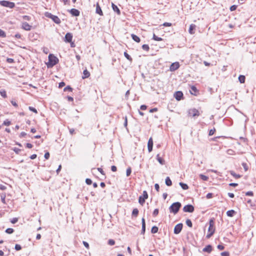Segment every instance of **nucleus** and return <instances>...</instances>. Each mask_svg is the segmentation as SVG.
<instances>
[{
    "mask_svg": "<svg viewBox=\"0 0 256 256\" xmlns=\"http://www.w3.org/2000/svg\"><path fill=\"white\" fill-rule=\"evenodd\" d=\"M58 62V59L54 55L50 54L48 56V62L46 64L48 68H52Z\"/></svg>",
    "mask_w": 256,
    "mask_h": 256,
    "instance_id": "obj_2",
    "label": "nucleus"
},
{
    "mask_svg": "<svg viewBox=\"0 0 256 256\" xmlns=\"http://www.w3.org/2000/svg\"><path fill=\"white\" fill-rule=\"evenodd\" d=\"M98 170L100 172L102 175H105L104 172V171L102 170V168H98Z\"/></svg>",
    "mask_w": 256,
    "mask_h": 256,
    "instance_id": "obj_58",
    "label": "nucleus"
},
{
    "mask_svg": "<svg viewBox=\"0 0 256 256\" xmlns=\"http://www.w3.org/2000/svg\"><path fill=\"white\" fill-rule=\"evenodd\" d=\"M22 28L26 30H31L32 26L27 22H24L22 24Z\"/></svg>",
    "mask_w": 256,
    "mask_h": 256,
    "instance_id": "obj_15",
    "label": "nucleus"
},
{
    "mask_svg": "<svg viewBox=\"0 0 256 256\" xmlns=\"http://www.w3.org/2000/svg\"><path fill=\"white\" fill-rule=\"evenodd\" d=\"M0 4L2 6L10 8H12L14 6V4L10 1H0Z\"/></svg>",
    "mask_w": 256,
    "mask_h": 256,
    "instance_id": "obj_6",
    "label": "nucleus"
},
{
    "mask_svg": "<svg viewBox=\"0 0 256 256\" xmlns=\"http://www.w3.org/2000/svg\"><path fill=\"white\" fill-rule=\"evenodd\" d=\"M152 39L156 41H162V38L157 36L154 34H153Z\"/></svg>",
    "mask_w": 256,
    "mask_h": 256,
    "instance_id": "obj_30",
    "label": "nucleus"
},
{
    "mask_svg": "<svg viewBox=\"0 0 256 256\" xmlns=\"http://www.w3.org/2000/svg\"><path fill=\"white\" fill-rule=\"evenodd\" d=\"M0 94L4 98H6L7 97L6 91L4 90H0Z\"/></svg>",
    "mask_w": 256,
    "mask_h": 256,
    "instance_id": "obj_32",
    "label": "nucleus"
},
{
    "mask_svg": "<svg viewBox=\"0 0 256 256\" xmlns=\"http://www.w3.org/2000/svg\"><path fill=\"white\" fill-rule=\"evenodd\" d=\"M15 249L16 250H20L22 249V246L18 244L15 245Z\"/></svg>",
    "mask_w": 256,
    "mask_h": 256,
    "instance_id": "obj_47",
    "label": "nucleus"
},
{
    "mask_svg": "<svg viewBox=\"0 0 256 256\" xmlns=\"http://www.w3.org/2000/svg\"><path fill=\"white\" fill-rule=\"evenodd\" d=\"M148 198V194L146 190L143 192L142 196H140L138 198V202L142 205L143 206L145 202V200Z\"/></svg>",
    "mask_w": 256,
    "mask_h": 256,
    "instance_id": "obj_5",
    "label": "nucleus"
},
{
    "mask_svg": "<svg viewBox=\"0 0 256 256\" xmlns=\"http://www.w3.org/2000/svg\"><path fill=\"white\" fill-rule=\"evenodd\" d=\"M65 86V83L64 82H60V83H59L58 87L60 88H62L63 86Z\"/></svg>",
    "mask_w": 256,
    "mask_h": 256,
    "instance_id": "obj_64",
    "label": "nucleus"
},
{
    "mask_svg": "<svg viewBox=\"0 0 256 256\" xmlns=\"http://www.w3.org/2000/svg\"><path fill=\"white\" fill-rule=\"evenodd\" d=\"M190 88H191V90H190V93L196 96L198 95V94H199V91L195 86H191Z\"/></svg>",
    "mask_w": 256,
    "mask_h": 256,
    "instance_id": "obj_11",
    "label": "nucleus"
},
{
    "mask_svg": "<svg viewBox=\"0 0 256 256\" xmlns=\"http://www.w3.org/2000/svg\"><path fill=\"white\" fill-rule=\"evenodd\" d=\"M246 196H253L254 195V194H253V192H252V191H249V192H248L246 193Z\"/></svg>",
    "mask_w": 256,
    "mask_h": 256,
    "instance_id": "obj_56",
    "label": "nucleus"
},
{
    "mask_svg": "<svg viewBox=\"0 0 256 256\" xmlns=\"http://www.w3.org/2000/svg\"><path fill=\"white\" fill-rule=\"evenodd\" d=\"M166 184L168 186H171L172 185V182L169 177H166Z\"/></svg>",
    "mask_w": 256,
    "mask_h": 256,
    "instance_id": "obj_25",
    "label": "nucleus"
},
{
    "mask_svg": "<svg viewBox=\"0 0 256 256\" xmlns=\"http://www.w3.org/2000/svg\"><path fill=\"white\" fill-rule=\"evenodd\" d=\"M245 170L246 171L248 170V166H247L246 163H243L242 164Z\"/></svg>",
    "mask_w": 256,
    "mask_h": 256,
    "instance_id": "obj_60",
    "label": "nucleus"
},
{
    "mask_svg": "<svg viewBox=\"0 0 256 256\" xmlns=\"http://www.w3.org/2000/svg\"><path fill=\"white\" fill-rule=\"evenodd\" d=\"M230 174L231 175H232L234 177L236 178H240V174H236L234 171H230Z\"/></svg>",
    "mask_w": 256,
    "mask_h": 256,
    "instance_id": "obj_31",
    "label": "nucleus"
},
{
    "mask_svg": "<svg viewBox=\"0 0 256 256\" xmlns=\"http://www.w3.org/2000/svg\"><path fill=\"white\" fill-rule=\"evenodd\" d=\"M52 20L54 22H56L57 24H59L60 23V19L58 18V16H52Z\"/></svg>",
    "mask_w": 256,
    "mask_h": 256,
    "instance_id": "obj_22",
    "label": "nucleus"
},
{
    "mask_svg": "<svg viewBox=\"0 0 256 256\" xmlns=\"http://www.w3.org/2000/svg\"><path fill=\"white\" fill-rule=\"evenodd\" d=\"M246 78L245 76L243 75H240L238 76V80L242 84H244L245 82Z\"/></svg>",
    "mask_w": 256,
    "mask_h": 256,
    "instance_id": "obj_24",
    "label": "nucleus"
},
{
    "mask_svg": "<svg viewBox=\"0 0 256 256\" xmlns=\"http://www.w3.org/2000/svg\"><path fill=\"white\" fill-rule=\"evenodd\" d=\"M237 8L236 5H233L230 7V11H234Z\"/></svg>",
    "mask_w": 256,
    "mask_h": 256,
    "instance_id": "obj_50",
    "label": "nucleus"
},
{
    "mask_svg": "<svg viewBox=\"0 0 256 256\" xmlns=\"http://www.w3.org/2000/svg\"><path fill=\"white\" fill-rule=\"evenodd\" d=\"M180 185L181 186L183 190H188V186L186 184H184L183 182H180Z\"/></svg>",
    "mask_w": 256,
    "mask_h": 256,
    "instance_id": "obj_28",
    "label": "nucleus"
},
{
    "mask_svg": "<svg viewBox=\"0 0 256 256\" xmlns=\"http://www.w3.org/2000/svg\"><path fill=\"white\" fill-rule=\"evenodd\" d=\"M14 230L12 228H8L6 230V232L8 234H12L14 232Z\"/></svg>",
    "mask_w": 256,
    "mask_h": 256,
    "instance_id": "obj_36",
    "label": "nucleus"
},
{
    "mask_svg": "<svg viewBox=\"0 0 256 256\" xmlns=\"http://www.w3.org/2000/svg\"><path fill=\"white\" fill-rule=\"evenodd\" d=\"M142 48L146 52H148L150 50V47H149L148 45L146 44H143L142 46Z\"/></svg>",
    "mask_w": 256,
    "mask_h": 256,
    "instance_id": "obj_33",
    "label": "nucleus"
},
{
    "mask_svg": "<svg viewBox=\"0 0 256 256\" xmlns=\"http://www.w3.org/2000/svg\"><path fill=\"white\" fill-rule=\"evenodd\" d=\"M131 36H132V39L136 42H140V39L138 36H137L134 34H132Z\"/></svg>",
    "mask_w": 256,
    "mask_h": 256,
    "instance_id": "obj_20",
    "label": "nucleus"
},
{
    "mask_svg": "<svg viewBox=\"0 0 256 256\" xmlns=\"http://www.w3.org/2000/svg\"><path fill=\"white\" fill-rule=\"evenodd\" d=\"M108 244L110 246H114L115 244V241L114 240L110 239L108 241Z\"/></svg>",
    "mask_w": 256,
    "mask_h": 256,
    "instance_id": "obj_42",
    "label": "nucleus"
},
{
    "mask_svg": "<svg viewBox=\"0 0 256 256\" xmlns=\"http://www.w3.org/2000/svg\"><path fill=\"white\" fill-rule=\"evenodd\" d=\"M188 115L190 117L198 116L200 115V113L198 110L195 108H193L189 110Z\"/></svg>",
    "mask_w": 256,
    "mask_h": 256,
    "instance_id": "obj_4",
    "label": "nucleus"
},
{
    "mask_svg": "<svg viewBox=\"0 0 256 256\" xmlns=\"http://www.w3.org/2000/svg\"><path fill=\"white\" fill-rule=\"evenodd\" d=\"M90 76V72L86 69L84 70L83 72L82 78L85 79V78H88Z\"/></svg>",
    "mask_w": 256,
    "mask_h": 256,
    "instance_id": "obj_17",
    "label": "nucleus"
},
{
    "mask_svg": "<svg viewBox=\"0 0 256 256\" xmlns=\"http://www.w3.org/2000/svg\"><path fill=\"white\" fill-rule=\"evenodd\" d=\"M86 182L88 184L90 185V184H92V180H91L90 179V178H86Z\"/></svg>",
    "mask_w": 256,
    "mask_h": 256,
    "instance_id": "obj_54",
    "label": "nucleus"
},
{
    "mask_svg": "<svg viewBox=\"0 0 256 256\" xmlns=\"http://www.w3.org/2000/svg\"><path fill=\"white\" fill-rule=\"evenodd\" d=\"M158 212H159L158 209V208L155 209L153 212V216H156L158 214Z\"/></svg>",
    "mask_w": 256,
    "mask_h": 256,
    "instance_id": "obj_44",
    "label": "nucleus"
},
{
    "mask_svg": "<svg viewBox=\"0 0 256 256\" xmlns=\"http://www.w3.org/2000/svg\"><path fill=\"white\" fill-rule=\"evenodd\" d=\"M236 214V212L234 210H230L226 212V214L228 216L232 217Z\"/></svg>",
    "mask_w": 256,
    "mask_h": 256,
    "instance_id": "obj_23",
    "label": "nucleus"
},
{
    "mask_svg": "<svg viewBox=\"0 0 256 256\" xmlns=\"http://www.w3.org/2000/svg\"><path fill=\"white\" fill-rule=\"evenodd\" d=\"M196 26L194 24H191L189 28V33L190 34H194V30L196 29Z\"/></svg>",
    "mask_w": 256,
    "mask_h": 256,
    "instance_id": "obj_19",
    "label": "nucleus"
},
{
    "mask_svg": "<svg viewBox=\"0 0 256 256\" xmlns=\"http://www.w3.org/2000/svg\"><path fill=\"white\" fill-rule=\"evenodd\" d=\"M83 244H84V246H85L87 249H89V248H90L89 244H88L87 242L84 241V242H83Z\"/></svg>",
    "mask_w": 256,
    "mask_h": 256,
    "instance_id": "obj_57",
    "label": "nucleus"
},
{
    "mask_svg": "<svg viewBox=\"0 0 256 256\" xmlns=\"http://www.w3.org/2000/svg\"><path fill=\"white\" fill-rule=\"evenodd\" d=\"M200 176L201 178V179L202 180H203L206 181V180H208V176H207L205 175H204V174H200Z\"/></svg>",
    "mask_w": 256,
    "mask_h": 256,
    "instance_id": "obj_38",
    "label": "nucleus"
},
{
    "mask_svg": "<svg viewBox=\"0 0 256 256\" xmlns=\"http://www.w3.org/2000/svg\"><path fill=\"white\" fill-rule=\"evenodd\" d=\"M152 148H153V140L152 138L150 137L148 141V152H150L152 150Z\"/></svg>",
    "mask_w": 256,
    "mask_h": 256,
    "instance_id": "obj_12",
    "label": "nucleus"
},
{
    "mask_svg": "<svg viewBox=\"0 0 256 256\" xmlns=\"http://www.w3.org/2000/svg\"><path fill=\"white\" fill-rule=\"evenodd\" d=\"M112 7L114 11L116 12L118 14H120V10L117 6L114 5V4H112Z\"/></svg>",
    "mask_w": 256,
    "mask_h": 256,
    "instance_id": "obj_27",
    "label": "nucleus"
},
{
    "mask_svg": "<svg viewBox=\"0 0 256 256\" xmlns=\"http://www.w3.org/2000/svg\"><path fill=\"white\" fill-rule=\"evenodd\" d=\"M218 248L220 250H223L224 248V246L221 244H218L217 246Z\"/></svg>",
    "mask_w": 256,
    "mask_h": 256,
    "instance_id": "obj_59",
    "label": "nucleus"
},
{
    "mask_svg": "<svg viewBox=\"0 0 256 256\" xmlns=\"http://www.w3.org/2000/svg\"><path fill=\"white\" fill-rule=\"evenodd\" d=\"M180 206L181 204L179 202H176L172 204L170 207V212H172L174 214H176L178 212Z\"/></svg>",
    "mask_w": 256,
    "mask_h": 256,
    "instance_id": "obj_3",
    "label": "nucleus"
},
{
    "mask_svg": "<svg viewBox=\"0 0 256 256\" xmlns=\"http://www.w3.org/2000/svg\"><path fill=\"white\" fill-rule=\"evenodd\" d=\"M156 159L158 160V161L161 164H164V159L161 158L160 156V154H157L156 156Z\"/></svg>",
    "mask_w": 256,
    "mask_h": 256,
    "instance_id": "obj_21",
    "label": "nucleus"
},
{
    "mask_svg": "<svg viewBox=\"0 0 256 256\" xmlns=\"http://www.w3.org/2000/svg\"><path fill=\"white\" fill-rule=\"evenodd\" d=\"M222 256H229L230 253L228 252H224L221 253Z\"/></svg>",
    "mask_w": 256,
    "mask_h": 256,
    "instance_id": "obj_48",
    "label": "nucleus"
},
{
    "mask_svg": "<svg viewBox=\"0 0 256 256\" xmlns=\"http://www.w3.org/2000/svg\"><path fill=\"white\" fill-rule=\"evenodd\" d=\"M180 64L178 62H174L170 65V70L171 72L175 71L180 68Z\"/></svg>",
    "mask_w": 256,
    "mask_h": 256,
    "instance_id": "obj_9",
    "label": "nucleus"
},
{
    "mask_svg": "<svg viewBox=\"0 0 256 256\" xmlns=\"http://www.w3.org/2000/svg\"><path fill=\"white\" fill-rule=\"evenodd\" d=\"M70 14L73 16H78L80 15V12L75 8H72L70 10Z\"/></svg>",
    "mask_w": 256,
    "mask_h": 256,
    "instance_id": "obj_14",
    "label": "nucleus"
},
{
    "mask_svg": "<svg viewBox=\"0 0 256 256\" xmlns=\"http://www.w3.org/2000/svg\"><path fill=\"white\" fill-rule=\"evenodd\" d=\"M138 214V210L137 208H134L132 212V215L136 217Z\"/></svg>",
    "mask_w": 256,
    "mask_h": 256,
    "instance_id": "obj_29",
    "label": "nucleus"
},
{
    "mask_svg": "<svg viewBox=\"0 0 256 256\" xmlns=\"http://www.w3.org/2000/svg\"><path fill=\"white\" fill-rule=\"evenodd\" d=\"M72 34L68 32L66 34L65 36V42H72Z\"/></svg>",
    "mask_w": 256,
    "mask_h": 256,
    "instance_id": "obj_13",
    "label": "nucleus"
},
{
    "mask_svg": "<svg viewBox=\"0 0 256 256\" xmlns=\"http://www.w3.org/2000/svg\"><path fill=\"white\" fill-rule=\"evenodd\" d=\"M96 12L100 16L103 15L102 11L98 3H97L96 5Z\"/></svg>",
    "mask_w": 256,
    "mask_h": 256,
    "instance_id": "obj_18",
    "label": "nucleus"
},
{
    "mask_svg": "<svg viewBox=\"0 0 256 256\" xmlns=\"http://www.w3.org/2000/svg\"><path fill=\"white\" fill-rule=\"evenodd\" d=\"M131 172H132L131 168H127L126 171V176H129Z\"/></svg>",
    "mask_w": 256,
    "mask_h": 256,
    "instance_id": "obj_43",
    "label": "nucleus"
},
{
    "mask_svg": "<svg viewBox=\"0 0 256 256\" xmlns=\"http://www.w3.org/2000/svg\"><path fill=\"white\" fill-rule=\"evenodd\" d=\"M183 227V224L182 223L177 224L174 228V233L175 234H178L182 231Z\"/></svg>",
    "mask_w": 256,
    "mask_h": 256,
    "instance_id": "obj_7",
    "label": "nucleus"
},
{
    "mask_svg": "<svg viewBox=\"0 0 256 256\" xmlns=\"http://www.w3.org/2000/svg\"><path fill=\"white\" fill-rule=\"evenodd\" d=\"M124 56L128 60L132 61V58L126 52H124Z\"/></svg>",
    "mask_w": 256,
    "mask_h": 256,
    "instance_id": "obj_35",
    "label": "nucleus"
},
{
    "mask_svg": "<svg viewBox=\"0 0 256 256\" xmlns=\"http://www.w3.org/2000/svg\"><path fill=\"white\" fill-rule=\"evenodd\" d=\"M0 37H1V38H6V32L1 29H0Z\"/></svg>",
    "mask_w": 256,
    "mask_h": 256,
    "instance_id": "obj_37",
    "label": "nucleus"
},
{
    "mask_svg": "<svg viewBox=\"0 0 256 256\" xmlns=\"http://www.w3.org/2000/svg\"><path fill=\"white\" fill-rule=\"evenodd\" d=\"M158 231V228L156 226H154L152 228V230H151V232L152 234H155V233H156Z\"/></svg>",
    "mask_w": 256,
    "mask_h": 256,
    "instance_id": "obj_34",
    "label": "nucleus"
},
{
    "mask_svg": "<svg viewBox=\"0 0 256 256\" xmlns=\"http://www.w3.org/2000/svg\"><path fill=\"white\" fill-rule=\"evenodd\" d=\"M216 228L214 226V221L212 218L209 221V227L208 228V233L206 236L207 238H210L214 233Z\"/></svg>",
    "mask_w": 256,
    "mask_h": 256,
    "instance_id": "obj_1",
    "label": "nucleus"
},
{
    "mask_svg": "<svg viewBox=\"0 0 256 256\" xmlns=\"http://www.w3.org/2000/svg\"><path fill=\"white\" fill-rule=\"evenodd\" d=\"M154 188H155V189L158 192L160 191V186H159V184H154Z\"/></svg>",
    "mask_w": 256,
    "mask_h": 256,
    "instance_id": "obj_55",
    "label": "nucleus"
},
{
    "mask_svg": "<svg viewBox=\"0 0 256 256\" xmlns=\"http://www.w3.org/2000/svg\"><path fill=\"white\" fill-rule=\"evenodd\" d=\"M186 224H187L188 226L190 228L192 227V221L189 219H188L186 220Z\"/></svg>",
    "mask_w": 256,
    "mask_h": 256,
    "instance_id": "obj_39",
    "label": "nucleus"
},
{
    "mask_svg": "<svg viewBox=\"0 0 256 256\" xmlns=\"http://www.w3.org/2000/svg\"><path fill=\"white\" fill-rule=\"evenodd\" d=\"M11 124H12L11 121L8 119H6L4 121L2 125L6 126H9Z\"/></svg>",
    "mask_w": 256,
    "mask_h": 256,
    "instance_id": "obj_26",
    "label": "nucleus"
},
{
    "mask_svg": "<svg viewBox=\"0 0 256 256\" xmlns=\"http://www.w3.org/2000/svg\"><path fill=\"white\" fill-rule=\"evenodd\" d=\"M68 90L69 92H72V88L70 86H67L64 88V91Z\"/></svg>",
    "mask_w": 256,
    "mask_h": 256,
    "instance_id": "obj_46",
    "label": "nucleus"
},
{
    "mask_svg": "<svg viewBox=\"0 0 256 256\" xmlns=\"http://www.w3.org/2000/svg\"><path fill=\"white\" fill-rule=\"evenodd\" d=\"M158 108H152L150 110V112H156L158 111Z\"/></svg>",
    "mask_w": 256,
    "mask_h": 256,
    "instance_id": "obj_62",
    "label": "nucleus"
},
{
    "mask_svg": "<svg viewBox=\"0 0 256 256\" xmlns=\"http://www.w3.org/2000/svg\"><path fill=\"white\" fill-rule=\"evenodd\" d=\"M213 196V194L212 193H208L207 194H206V198H208V199H210L211 198H212Z\"/></svg>",
    "mask_w": 256,
    "mask_h": 256,
    "instance_id": "obj_53",
    "label": "nucleus"
},
{
    "mask_svg": "<svg viewBox=\"0 0 256 256\" xmlns=\"http://www.w3.org/2000/svg\"><path fill=\"white\" fill-rule=\"evenodd\" d=\"M6 62L8 63L12 64V63L14 62V60L13 58H8L6 59Z\"/></svg>",
    "mask_w": 256,
    "mask_h": 256,
    "instance_id": "obj_49",
    "label": "nucleus"
},
{
    "mask_svg": "<svg viewBox=\"0 0 256 256\" xmlns=\"http://www.w3.org/2000/svg\"><path fill=\"white\" fill-rule=\"evenodd\" d=\"M212 250V246H210V244L206 246L202 250L203 252H208V253L211 252Z\"/></svg>",
    "mask_w": 256,
    "mask_h": 256,
    "instance_id": "obj_16",
    "label": "nucleus"
},
{
    "mask_svg": "<svg viewBox=\"0 0 256 256\" xmlns=\"http://www.w3.org/2000/svg\"><path fill=\"white\" fill-rule=\"evenodd\" d=\"M28 108L30 111H32L36 114L38 113V111L35 108L32 106H29Z\"/></svg>",
    "mask_w": 256,
    "mask_h": 256,
    "instance_id": "obj_45",
    "label": "nucleus"
},
{
    "mask_svg": "<svg viewBox=\"0 0 256 256\" xmlns=\"http://www.w3.org/2000/svg\"><path fill=\"white\" fill-rule=\"evenodd\" d=\"M111 170L112 172H116L117 170V168H116V167L115 166H112L111 167Z\"/></svg>",
    "mask_w": 256,
    "mask_h": 256,
    "instance_id": "obj_61",
    "label": "nucleus"
},
{
    "mask_svg": "<svg viewBox=\"0 0 256 256\" xmlns=\"http://www.w3.org/2000/svg\"><path fill=\"white\" fill-rule=\"evenodd\" d=\"M216 130L215 128H213L212 129L210 130L209 131L208 135L210 136H212L216 132Z\"/></svg>",
    "mask_w": 256,
    "mask_h": 256,
    "instance_id": "obj_40",
    "label": "nucleus"
},
{
    "mask_svg": "<svg viewBox=\"0 0 256 256\" xmlns=\"http://www.w3.org/2000/svg\"><path fill=\"white\" fill-rule=\"evenodd\" d=\"M6 196L5 194H4V195L2 196H1V198H2V202L4 203V204H5L6 203Z\"/></svg>",
    "mask_w": 256,
    "mask_h": 256,
    "instance_id": "obj_52",
    "label": "nucleus"
},
{
    "mask_svg": "<svg viewBox=\"0 0 256 256\" xmlns=\"http://www.w3.org/2000/svg\"><path fill=\"white\" fill-rule=\"evenodd\" d=\"M183 210L184 212H192L194 210V207L191 204H188L184 207Z\"/></svg>",
    "mask_w": 256,
    "mask_h": 256,
    "instance_id": "obj_10",
    "label": "nucleus"
},
{
    "mask_svg": "<svg viewBox=\"0 0 256 256\" xmlns=\"http://www.w3.org/2000/svg\"><path fill=\"white\" fill-rule=\"evenodd\" d=\"M46 17H48V18H50L52 19V16H54V15H52V14H51L50 13L46 12Z\"/></svg>",
    "mask_w": 256,
    "mask_h": 256,
    "instance_id": "obj_51",
    "label": "nucleus"
},
{
    "mask_svg": "<svg viewBox=\"0 0 256 256\" xmlns=\"http://www.w3.org/2000/svg\"><path fill=\"white\" fill-rule=\"evenodd\" d=\"M163 26H172V24L170 22H164L163 24Z\"/></svg>",
    "mask_w": 256,
    "mask_h": 256,
    "instance_id": "obj_63",
    "label": "nucleus"
},
{
    "mask_svg": "<svg viewBox=\"0 0 256 256\" xmlns=\"http://www.w3.org/2000/svg\"><path fill=\"white\" fill-rule=\"evenodd\" d=\"M18 218H14L10 220V222L12 224H14L18 222Z\"/></svg>",
    "mask_w": 256,
    "mask_h": 256,
    "instance_id": "obj_41",
    "label": "nucleus"
},
{
    "mask_svg": "<svg viewBox=\"0 0 256 256\" xmlns=\"http://www.w3.org/2000/svg\"><path fill=\"white\" fill-rule=\"evenodd\" d=\"M174 98L178 101L183 98L184 94L181 91H177L174 94Z\"/></svg>",
    "mask_w": 256,
    "mask_h": 256,
    "instance_id": "obj_8",
    "label": "nucleus"
}]
</instances>
